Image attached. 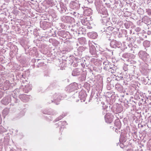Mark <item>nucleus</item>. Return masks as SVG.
Wrapping results in <instances>:
<instances>
[{
  "label": "nucleus",
  "instance_id": "obj_1",
  "mask_svg": "<svg viewBox=\"0 0 151 151\" xmlns=\"http://www.w3.org/2000/svg\"><path fill=\"white\" fill-rule=\"evenodd\" d=\"M11 101V98L10 95H8L4 97L1 100V102L5 105L8 104Z\"/></svg>",
  "mask_w": 151,
  "mask_h": 151
},
{
  "label": "nucleus",
  "instance_id": "obj_2",
  "mask_svg": "<svg viewBox=\"0 0 151 151\" xmlns=\"http://www.w3.org/2000/svg\"><path fill=\"white\" fill-rule=\"evenodd\" d=\"M113 116L111 114L108 113L105 116V121L107 123H111L113 121Z\"/></svg>",
  "mask_w": 151,
  "mask_h": 151
},
{
  "label": "nucleus",
  "instance_id": "obj_3",
  "mask_svg": "<svg viewBox=\"0 0 151 151\" xmlns=\"http://www.w3.org/2000/svg\"><path fill=\"white\" fill-rule=\"evenodd\" d=\"M147 53L143 51H140L139 53V57L144 61L147 60Z\"/></svg>",
  "mask_w": 151,
  "mask_h": 151
},
{
  "label": "nucleus",
  "instance_id": "obj_4",
  "mask_svg": "<svg viewBox=\"0 0 151 151\" xmlns=\"http://www.w3.org/2000/svg\"><path fill=\"white\" fill-rule=\"evenodd\" d=\"M70 7L73 9H78L80 8V6L78 2L73 1L70 4Z\"/></svg>",
  "mask_w": 151,
  "mask_h": 151
},
{
  "label": "nucleus",
  "instance_id": "obj_5",
  "mask_svg": "<svg viewBox=\"0 0 151 151\" xmlns=\"http://www.w3.org/2000/svg\"><path fill=\"white\" fill-rule=\"evenodd\" d=\"M78 14V17H79L80 19H81V22L82 24L84 25H87L88 22V20L87 19V18L85 17L83 18V15L82 16L81 15Z\"/></svg>",
  "mask_w": 151,
  "mask_h": 151
},
{
  "label": "nucleus",
  "instance_id": "obj_6",
  "mask_svg": "<svg viewBox=\"0 0 151 151\" xmlns=\"http://www.w3.org/2000/svg\"><path fill=\"white\" fill-rule=\"evenodd\" d=\"M83 14L84 16H90L91 14V9L88 8H85L84 9Z\"/></svg>",
  "mask_w": 151,
  "mask_h": 151
},
{
  "label": "nucleus",
  "instance_id": "obj_7",
  "mask_svg": "<svg viewBox=\"0 0 151 151\" xmlns=\"http://www.w3.org/2000/svg\"><path fill=\"white\" fill-rule=\"evenodd\" d=\"M116 89L120 93H122L123 91V86L120 84L117 83L115 85Z\"/></svg>",
  "mask_w": 151,
  "mask_h": 151
},
{
  "label": "nucleus",
  "instance_id": "obj_8",
  "mask_svg": "<svg viewBox=\"0 0 151 151\" xmlns=\"http://www.w3.org/2000/svg\"><path fill=\"white\" fill-rule=\"evenodd\" d=\"M104 69L107 70H109L110 67V65L109 64V62L107 60L104 61L103 62Z\"/></svg>",
  "mask_w": 151,
  "mask_h": 151
},
{
  "label": "nucleus",
  "instance_id": "obj_9",
  "mask_svg": "<svg viewBox=\"0 0 151 151\" xmlns=\"http://www.w3.org/2000/svg\"><path fill=\"white\" fill-rule=\"evenodd\" d=\"M141 72L143 74H146L147 72V68L146 66L142 65L140 69Z\"/></svg>",
  "mask_w": 151,
  "mask_h": 151
},
{
  "label": "nucleus",
  "instance_id": "obj_10",
  "mask_svg": "<svg viewBox=\"0 0 151 151\" xmlns=\"http://www.w3.org/2000/svg\"><path fill=\"white\" fill-rule=\"evenodd\" d=\"M10 83L8 81H6L3 84V89L5 91L9 89Z\"/></svg>",
  "mask_w": 151,
  "mask_h": 151
},
{
  "label": "nucleus",
  "instance_id": "obj_11",
  "mask_svg": "<svg viewBox=\"0 0 151 151\" xmlns=\"http://www.w3.org/2000/svg\"><path fill=\"white\" fill-rule=\"evenodd\" d=\"M80 69L76 68L73 70L72 75L73 76H78L80 74Z\"/></svg>",
  "mask_w": 151,
  "mask_h": 151
},
{
  "label": "nucleus",
  "instance_id": "obj_12",
  "mask_svg": "<svg viewBox=\"0 0 151 151\" xmlns=\"http://www.w3.org/2000/svg\"><path fill=\"white\" fill-rule=\"evenodd\" d=\"M31 86L30 84L25 85L24 88L23 90L25 93H28L29 91L31 90Z\"/></svg>",
  "mask_w": 151,
  "mask_h": 151
},
{
  "label": "nucleus",
  "instance_id": "obj_13",
  "mask_svg": "<svg viewBox=\"0 0 151 151\" xmlns=\"http://www.w3.org/2000/svg\"><path fill=\"white\" fill-rule=\"evenodd\" d=\"M79 42L82 45H84L86 42V39L85 38H82L80 39Z\"/></svg>",
  "mask_w": 151,
  "mask_h": 151
},
{
  "label": "nucleus",
  "instance_id": "obj_14",
  "mask_svg": "<svg viewBox=\"0 0 151 151\" xmlns=\"http://www.w3.org/2000/svg\"><path fill=\"white\" fill-rule=\"evenodd\" d=\"M116 40H113L111 41L110 43L111 46L113 48H116Z\"/></svg>",
  "mask_w": 151,
  "mask_h": 151
},
{
  "label": "nucleus",
  "instance_id": "obj_15",
  "mask_svg": "<svg viewBox=\"0 0 151 151\" xmlns=\"http://www.w3.org/2000/svg\"><path fill=\"white\" fill-rule=\"evenodd\" d=\"M91 37L93 39H95L97 36V34L96 32H92L90 33Z\"/></svg>",
  "mask_w": 151,
  "mask_h": 151
},
{
  "label": "nucleus",
  "instance_id": "obj_16",
  "mask_svg": "<svg viewBox=\"0 0 151 151\" xmlns=\"http://www.w3.org/2000/svg\"><path fill=\"white\" fill-rule=\"evenodd\" d=\"M9 113V110L7 109H4L2 112V114L4 116H6Z\"/></svg>",
  "mask_w": 151,
  "mask_h": 151
},
{
  "label": "nucleus",
  "instance_id": "obj_17",
  "mask_svg": "<svg viewBox=\"0 0 151 151\" xmlns=\"http://www.w3.org/2000/svg\"><path fill=\"white\" fill-rule=\"evenodd\" d=\"M137 12L140 15H142L144 12V10L142 9H139L137 10Z\"/></svg>",
  "mask_w": 151,
  "mask_h": 151
},
{
  "label": "nucleus",
  "instance_id": "obj_18",
  "mask_svg": "<svg viewBox=\"0 0 151 151\" xmlns=\"http://www.w3.org/2000/svg\"><path fill=\"white\" fill-rule=\"evenodd\" d=\"M109 72H111V73H114L116 70L115 69V68L114 67H110V68L109 70H107Z\"/></svg>",
  "mask_w": 151,
  "mask_h": 151
},
{
  "label": "nucleus",
  "instance_id": "obj_19",
  "mask_svg": "<svg viewBox=\"0 0 151 151\" xmlns=\"http://www.w3.org/2000/svg\"><path fill=\"white\" fill-rule=\"evenodd\" d=\"M6 129L1 126H0V134L6 132Z\"/></svg>",
  "mask_w": 151,
  "mask_h": 151
},
{
  "label": "nucleus",
  "instance_id": "obj_20",
  "mask_svg": "<svg viewBox=\"0 0 151 151\" xmlns=\"http://www.w3.org/2000/svg\"><path fill=\"white\" fill-rule=\"evenodd\" d=\"M116 48H119L122 45L121 43L119 41H117L116 40Z\"/></svg>",
  "mask_w": 151,
  "mask_h": 151
},
{
  "label": "nucleus",
  "instance_id": "obj_21",
  "mask_svg": "<svg viewBox=\"0 0 151 151\" xmlns=\"http://www.w3.org/2000/svg\"><path fill=\"white\" fill-rule=\"evenodd\" d=\"M58 124L59 125H61L62 126H63L67 125V123L66 121H64L63 122L60 121L58 122Z\"/></svg>",
  "mask_w": 151,
  "mask_h": 151
},
{
  "label": "nucleus",
  "instance_id": "obj_22",
  "mask_svg": "<svg viewBox=\"0 0 151 151\" xmlns=\"http://www.w3.org/2000/svg\"><path fill=\"white\" fill-rule=\"evenodd\" d=\"M59 95L58 94L57 95L56 94H55L53 96V98L54 100H58L59 99H60V97L59 96Z\"/></svg>",
  "mask_w": 151,
  "mask_h": 151
},
{
  "label": "nucleus",
  "instance_id": "obj_23",
  "mask_svg": "<svg viewBox=\"0 0 151 151\" xmlns=\"http://www.w3.org/2000/svg\"><path fill=\"white\" fill-rule=\"evenodd\" d=\"M150 42L148 41H145L144 42L143 44L145 46L148 47L150 46Z\"/></svg>",
  "mask_w": 151,
  "mask_h": 151
},
{
  "label": "nucleus",
  "instance_id": "obj_24",
  "mask_svg": "<svg viewBox=\"0 0 151 151\" xmlns=\"http://www.w3.org/2000/svg\"><path fill=\"white\" fill-rule=\"evenodd\" d=\"M102 20L104 23H106L109 21V18L106 17L105 18H102Z\"/></svg>",
  "mask_w": 151,
  "mask_h": 151
},
{
  "label": "nucleus",
  "instance_id": "obj_25",
  "mask_svg": "<svg viewBox=\"0 0 151 151\" xmlns=\"http://www.w3.org/2000/svg\"><path fill=\"white\" fill-rule=\"evenodd\" d=\"M105 14H102L101 15V17L102 18H105L107 17V16H108V14H107V12H106L104 13Z\"/></svg>",
  "mask_w": 151,
  "mask_h": 151
},
{
  "label": "nucleus",
  "instance_id": "obj_26",
  "mask_svg": "<svg viewBox=\"0 0 151 151\" xmlns=\"http://www.w3.org/2000/svg\"><path fill=\"white\" fill-rule=\"evenodd\" d=\"M122 57L124 58H127L129 57V55L127 53H125L122 55Z\"/></svg>",
  "mask_w": 151,
  "mask_h": 151
},
{
  "label": "nucleus",
  "instance_id": "obj_27",
  "mask_svg": "<svg viewBox=\"0 0 151 151\" xmlns=\"http://www.w3.org/2000/svg\"><path fill=\"white\" fill-rule=\"evenodd\" d=\"M120 124V122L119 120H118L117 122H115V125L117 127H119Z\"/></svg>",
  "mask_w": 151,
  "mask_h": 151
},
{
  "label": "nucleus",
  "instance_id": "obj_28",
  "mask_svg": "<svg viewBox=\"0 0 151 151\" xmlns=\"http://www.w3.org/2000/svg\"><path fill=\"white\" fill-rule=\"evenodd\" d=\"M65 116L64 115H60L59 117H58L56 119V120L57 121H59V120L61 119H62Z\"/></svg>",
  "mask_w": 151,
  "mask_h": 151
},
{
  "label": "nucleus",
  "instance_id": "obj_29",
  "mask_svg": "<svg viewBox=\"0 0 151 151\" xmlns=\"http://www.w3.org/2000/svg\"><path fill=\"white\" fill-rule=\"evenodd\" d=\"M127 66H128V65H127L126 64H124V65L123 68H124V70L125 71H127L128 70V68H127Z\"/></svg>",
  "mask_w": 151,
  "mask_h": 151
},
{
  "label": "nucleus",
  "instance_id": "obj_30",
  "mask_svg": "<svg viewBox=\"0 0 151 151\" xmlns=\"http://www.w3.org/2000/svg\"><path fill=\"white\" fill-rule=\"evenodd\" d=\"M108 28V30H110L111 31H112L114 29V28L111 27H109Z\"/></svg>",
  "mask_w": 151,
  "mask_h": 151
},
{
  "label": "nucleus",
  "instance_id": "obj_31",
  "mask_svg": "<svg viewBox=\"0 0 151 151\" xmlns=\"http://www.w3.org/2000/svg\"><path fill=\"white\" fill-rule=\"evenodd\" d=\"M148 122L151 124V115L148 118Z\"/></svg>",
  "mask_w": 151,
  "mask_h": 151
},
{
  "label": "nucleus",
  "instance_id": "obj_32",
  "mask_svg": "<svg viewBox=\"0 0 151 151\" xmlns=\"http://www.w3.org/2000/svg\"><path fill=\"white\" fill-rule=\"evenodd\" d=\"M140 29H141L140 28L137 27V28H136L135 30H136V31L139 32V31H140Z\"/></svg>",
  "mask_w": 151,
  "mask_h": 151
},
{
  "label": "nucleus",
  "instance_id": "obj_33",
  "mask_svg": "<svg viewBox=\"0 0 151 151\" xmlns=\"http://www.w3.org/2000/svg\"><path fill=\"white\" fill-rule=\"evenodd\" d=\"M3 95V93L2 92L0 91V98H1L2 96Z\"/></svg>",
  "mask_w": 151,
  "mask_h": 151
},
{
  "label": "nucleus",
  "instance_id": "obj_34",
  "mask_svg": "<svg viewBox=\"0 0 151 151\" xmlns=\"http://www.w3.org/2000/svg\"><path fill=\"white\" fill-rule=\"evenodd\" d=\"M65 18L66 19H70L71 18V17H69L66 16L65 17Z\"/></svg>",
  "mask_w": 151,
  "mask_h": 151
},
{
  "label": "nucleus",
  "instance_id": "obj_35",
  "mask_svg": "<svg viewBox=\"0 0 151 151\" xmlns=\"http://www.w3.org/2000/svg\"><path fill=\"white\" fill-rule=\"evenodd\" d=\"M81 65L83 68H84L85 67V65L84 63H81Z\"/></svg>",
  "mask_w": 151,
  "mask_h": 151
},
{
  "label": "nucleus",
  "instance_id": "obj_36",
  "mask_svg": "<svg viewBox=\"0 0 151 151\" xmlns=\"http://www.w3.org/2000/svg\"><path fill=\"white\" fill-rule=\"evenodd\" d=\"M106 110L104 109L103 111V113L105 114V113L106 112Z\"/></svg>",
  "mask_w": 151,
  "mask_h": 151
},
{
  "label": "nucleus",
  "instance_id": "obj_37",
  "mask_svg": "<svg viewBox=\"0 0 151 151\" xmlns=\"http://www.w3.org/2000/svg\"><path fill=\"white\" fill-rule=\"evenodd\" d=\"M22 96H23V97H26V96L25 95H24V94H23V95H22Z\"/></svg>",
  "mask_w": 151,
  "mask_h": 151
},
{
  "label": "nucleus",
  "instance_id": "obj_38",
  "mask_svg": "<svg viewBox=\"0 0 151 151\" xmlns=\"http://www.w3.org/2000/svg\"><path fill=\"white\" fill-rule=\"evenodd\" d=\"M127 151H131V149H128Z\"/></svg>",
  "mask_w": 151,
  "mask_h": 151
},
{
  "label": "nucleus",
  "instance_id": "obj_39",
  "mask_svg": "<svg viewBox=\"0 0 151 151\" xmlns=\"http://www.w3.org/2000/svg\"><path fill=\"white\" fill-rule=\"evenodd\" d=\"M121 112V110H120L119 111H117L118 113H120Z\"/></svg>",
  "mask_w": 151,
  "mask_h": 151
},
{
  "label": "nucleus",
  "instance_id": "obj_40",
  "mask_svg": "<svg viewBox=\"0 0 151 151\" xmlns=\"http://www.w3.org/2000/svg\"><path fill=\"white\" fill-rule=\"evenodd\" d=\"M76 14V12H74V14L75 15Z\"/></svg>",
  "mask_w": 151,
  "mask_h": 151
},
{
  "label": "nucleus",
  "instance_id": "obj_41",
  "mask_svg": "<svg viewBox=\"0 0 151 151\" xmlns=\"http://www.w3.org/2000/svg\"><path fill=\"white\" fill-rule=\"evenodd\" d=\"M81 93H80L79 95H80L81 94Z\"/></svg>",
  "mask_w": 151,
  "mask_h": 151
},
{
  "label": "nucleus",
  "instance_id": "obj_42",
  "mask_svg": "<svg viewBox=\"0 0 151 151\" xmlns=\"http://www.w3.org/2000/svg\"><path fill=\"white\" fill-rule=\"evenodd\" d=\"M53 102V100H51V102Z\"/></svg>",
  "mask_w": 151,
  "mask_h": 151
},
{
  "label": "nucleus",
  "instance_id": "obj_43",
  "mask_svg": "<svg viewBox=\"0 0 151 151\" xmlns=\"http://www.w3.org/2000/svg\"><path fill=\"white\" fill-rule=\"evenodd\" d=\"M141 127H143V126L142 125H141Z\"/></svg>",
  "mask_w": 151,
  "mask_h": 151
},
{
  "label": "nucleus",
  "instance_id": "obj_44",
  "mask_svg": "<svg viewBox=\"0 0 151 151\" xmlns=\"http://www.w3.org/2000/svg\"><path fill=\"white\" fill-rule=\"evenodd\" d=\"M120 147H121V144L120 145Z\"/></svg>",
  "mask_w": 151,
  "mask_h": 151
}]
</instances>
